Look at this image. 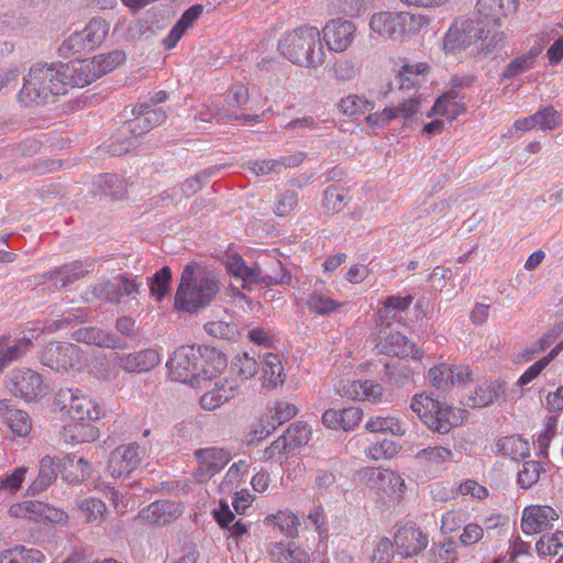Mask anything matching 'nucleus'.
Returning <instances> with one entry per match:
<instances>
[{"instance_id": "f257e3e1", "label": "nucleus", "mask_w": 563, "mask_h": 563, "mask_svg": "<svg viewBox=\"0 0 563 563\" xmlns=\"http://www.w3.org/2000/svg\"><path fill=\"white\" fill-rule=\"evenodd\" d=\"M219 290V280L214 273L191 262L183 269L175 295V307L178 310L196 312L210 305Z\"/></svg>"}, {"instance_id": "f03ea898", "label": "nucleus", "mask_w": 563, "mask_h": 563, "mask_svg": "<svg viewBox=\"0 0 563 563\" xmlns=\"http://www.w3.org/2000/svg\"><path fill=\"white\" fill-rule=\"evenodd\" d=\"M55 406L64 416L77 422L96 421L101 417L100 407L78 389H59L55 396ZM65 431L66 437L78 443L95 440L99 432L96 427L89 423L68 426Z\"/></svg>"}, {"instance_id": "7ed1b4c3", "label": "nucleus", "mask_w": 563, "mask_h": 563, "mask_svg": "<svg viewBox=\"0 0 563 563\" xmlns=\"http://www.w3.org/2000/svg\"><path fill=\"white\" fill-rule=\"evenodd\" d=\"M65 93V81L59 76L58 65L36 64L24 77L18 99L25 107L44 106Z\"/></svg>"}, {"instance_id": "20e7f679", "label": "nucleus", "mask_w": 563, "mask_h": 563, "mask_svg": "<svg viewBox=\"0 0 563 563\" xmlns=\"http://www.w3.org/2000/svg\"><path fill=\"white\" fill-rule=\"evenodd\" d=\"M278 51L292 64L307 68L322 66L325 58L320 32L312 26L285 33L278 42Z\"/></svg>"}, {"instance_id": "39448f33", "label": "nucleus", "mask_w": 563, "mask_h": 563, "mask_svg": "<svg viewBox=\"0 0 563 563\" xmlns=\"http://www.w3.org/2000/svg\"><path fill=\"white\" fill-rule=\"evenodd\" d=\"M478 41L482 42L481 49L489 53L501 44L503 33L494 32L492 34V30H486L482 20H456L444 35L443 49L446 53H456Z\"/></svg>"}, {"instance_id": "423d86ee", "label": "nucleus", "mask_w": 563, "mask_h": 563, "mask_svg": "<svg viewBox=\"0 0 563 563\" xmlns=\"http://www.w3.org/2000/svg\"><path fill=\"white\" fill-rule=\"evenodd\" d=\"M428 23L429 19L419 13L378 12L372 15L369 26L382 36L398 40L420 32Z\"/></svg>"}, {"instance_id": "0eeeda50", "label": "nucleus", "mask_w": 563, "mask_h": 563, "mask_svg": "<svg viewBox=\"0 0 563 563\" xmlns=\"http://www.w3.org/2000/svg\"><path fill=\"white\" fill-rule=\"evenodd\" d=\"M169 376L189 385H198L200 380H207L212 374L209 368L202 365L200 349L194 346H180L173 357L166 363Z\"/></svg>"}, {"instance_id": "6e6552de", "label": "nucleus", "mask_w": 563, "mask_h": 563, "mask_svg": "<svg viewBox=\"0 0 563 563\" xmlns=\"http://www.w3.org/2000/svg\"><path fill=\"white\" fill-rule=\"evenodd\" d=\"M80 358L79 346L67 342H49L41 353L42 364L57 373L68 372Z\"/></svg>"}, {"instance_id": "1a4fd4ad", "label": "nucleus", "mask_w": 563, "mask_h": 563, "mask_svg": "<svg viewBox=\"0 0 563 563\" xmlns=\"http://www.w3.org/2000/svg\"><path fill=\"white\" fill-rule=\"evenodd\" d=\"M8 388L14 397L26 402L34 401L46 394V386L42 376L30 368L13 371L9 378Z\"/></svg>"}, {"instance_id": "9d476101", "label": "nucleus", "mask_w": 563, "mask_h": 563, "mask_svg": "<svg viewBox=\"0 0 563 563\" xmlns=\"http://www.w3.org/2000/svg\"><path fill=\"white\" fill-rule=\"evenodd\" d=\"M145 454V450L137 443L118 446L110 455L108 468L112 477L129 475L137 468Z\"/></svg>"}, {"instance_id": "9b49d317", "label": "nucleus", "mask_w": 563, "mask_h": 563, "mask_svg": "<svg viewBox=\"0 0 563 563\" xmlns=\"http://www.w3.org/2000/svg\"><path fill=\"white\" fill-rule=\"evenodd\" d=\"M57 65L59 76L65 81L66 92L69 87H85L100 78L91 58L74 60L68 64L59 63Z\"/></svg>"}, {"instance_id": "f8f14e48", "label": "nucleus", "mask_w": 563, "mask_h": 563, "mask_svg": "<svg viewBox=\"0 0 563 563\" xmlns=\"http://www.w3.org/2000/svg\"><path fill=\"white\" fill-rule=\"evenodd\" d=\"M558 519V512L550 506H529L523 510L521 529L526 534L540 533Z\"/></svg>"}, {"instance_id": "ddd939ff", "label": "nucleus", "mask_w": 563, "mask_h": 563, "mask_svg": "<svg viewBox=\"0 0 563 563\" xmlns=\"http://www.w3.org/2000/svg\"><path fill=\"white\" fill-rule=\"evenodd\" d=\"M183 514L180 504L173 500H156L139 512V519L148 525L164 526Z\"/></svg>"}, {"instance_id": "4468645a", "label": "nucleus", "mask_w": 563, "mask_h": 563, "mask_svg": "<svg viewBox=\"0 0 563 563\" xmlns=\"http://www.w3.org/2000/svg\"><path fill=\"white\" fill-rule=\"evenodd\" d=\"M355 26L350 21L331 20L323 27V40L329 49L343 52L354 40Z\"/></svg>"}, {"instance_id": "2eb2a0df", "label": "nucleus", "mask_w": 563, "mask_h": 563, "mask_svg": "<svg viewBox=\"0 0 563 563\" xmlns=\"http://www.w3.org/2000/svg\"><path fill=\"white\" fill-rule=\"evenodd\" d=\"M514 0H477L476 13L478 18L476 20L484 21V25L494 32H499L501 18L507 15V12L515 8Z\"/></svg>"}, {"instance_id": "dca6fc26", "label": "nucleus", "mask_w": 563, "mask_h": 563, "mask_svg": "<svg viewBox=\"0 0 563 563\" xmlns=\"http://www.w3.org/2000/svg\"><path fill=\"white\" fill-rule=\"evenodd\" d=\"M159 354L153 349H146L131 354L115 355V364L130 373L148 372L159 364Z\"/></svg>"}, {"instance_id": "f3484780", "label": "nucleus", "mask_w": 563, "mask_h": 563, "mask_svg": "<svg viewBox=\"0 0 563 563\" xmlns=\"http://www.w3.org/2000/svg\"><path fill=\"white\" fill-rule=\"evenodd\" d=\"M376 347L379 353L401 358L419 360L422 355L420 350L399 332L387 335Z\"/></svg>"}, {"instance_id": "a211bd4d", "label": "nucleus", "mask_w": 563, "mask_h": 563, "mask_svg": "<svg viewBox=\"0 0 563 563\" xmlns=\"http://www.w3.org/2000/svg\"><path fill=\"white\" fill-rule=\"evenodd\" d=\"M395 545L405 558L419 554L428 545V538L413 527H404L395 534Z\"/></svg>"}, {"instance_id": "6ab92c4d", "label": "nucleus", "mask_w": 563, "mask_h": 563, "mask_svg": "<svg viewBox=\"0 0 563 563\" xmlns=\"http://www.w3.org/2000/svg\"><path fill=\"white\" fill-rule=\"evenodd\" d=\"M92 269V263H82L79 261H75L44 274L42 278L47 280H59L60 285H57L56 283L55 287L64 288L74 283L75 280L85 277Z\"/></svg>"}, {"instance_id": "aec40b11", "label": "nucleus", "mask_w": 563, "mask_h": 563, "mask_svg": "<svg viewBox=\"0 0 563 563\" xmlns=\"http://www.w3.org/2000/svg\"><path fill=\"white\" fill-rule=\"evenodd\" d=\"M461 417L457 416L451 406L439 400L438 408L430 413H426V424L433 432L441 434L448 433L452 428L459 426Z\"/></svg>"}, {"instance_id": "412c9836", "label": "nucleus", "mask_w": 563, "mask_h": 563, "mask_svg": "<svg viewBox=\"0 0 563 563\" xmlns=\"http://www.w3.org/2000/svg\"><path fill=\"white\" fill-rule=\"evenodd\" d=\"M57 467L63 479L70 484L85 481L91 473V464L86 459L70 454L64 456Z\"/></svg>"}, {"instance_id": "4be33fe9", "label": "nucleus", "mask_w": 563, "mask_h": 563, "mask_svg": "<svg viewBox=\"0 0 563 563\" xmlns=\"http://www.w3.org/2000/svg\"><path fill=\"white\" fill-rule=\"evenodd\" d=\"M202 475L211 478L220 472L230 461L229 454L223 449L209 448L196 451Z\"/></svg>"}, {"instance_id": "5701e85b", "label": "nucleus", "mask_w": 563, "mask_h": 563, "mask_svg": "<svg viewBox=\"0 0 563 563\" xmlns=\"http://www.w3.org/2000/svg\"><path fill=\"white\" fill-rule=\"evenodd\" d=\"M501 396L505 398V383L486 382L470 396L468 405L472 407H486L498 400Z\"/></svg>"}, {"instance_id": "b1692460", "label": "nucleus", "mask_w": 563, "mask_h": 563, "mask_svg": "<svg viewBox=\"0 0 563 563\" xmlns=\"http://www.w3.org/2000/svg\"><path fill=\"white\" fill-rule=\"evenodd\" d=\"M82 298L87 302L104 300L111 303H119L115 279H103L90 285L82 294Z\"/></svg>"}, {"instance_id": "393cba45", "label": "nucleus", "mask_w": 563, "mask_h": 563, "mask_svg": "<svg viewBox=\"0 0 563 563\" xmlns=\"http://www.w3.org/2000/svg\"><path fill=\"white\" fill-rule=\"evenodd\" d=\"M7 336L0 339V373L13 361L19 360L29 351L33 342L29 338L19 339L10 345Z\"/></svg>"}, {"instance_id": "a878e982", "label": "nucleus", "mask_w": 563, "mask_h": 563, "mask_svg": "<svg viewBox=\"0 0 563 563\" xmlns=\"http://www.w3.org/2000/svg\"><path fill=\"white\" fill-rule=\"evenodd\" d=\"M351 200L349 189L340 185H331L323 191L322 208L325 213L341 212Z\"/></svg>"}, {"instance_id": "bb28decb", "label": "nucleus", "mask_w": 563, "mask_h": 563, "mask_svg": "<svg viewBox=\"0 0 563 563\" xmlns=\"http://www.w3.org/2000/svg\"><path fill=\"white\" fill-rule=\"evenodd\" d=\"M271 554L275 559L276 563H310L308 552L291 543H274Z\"/></svg>"}, {"instance_id": "cd10ccee", "label": "nucleus", "mask_w": 563, "mask_h": 563, "mask_svg": "<svg viewBox=\"0 0 563 563\" xmlns=\"http://www.w3.org/2000/svg\"><path fill=\"white\" fill-rule=\"evenodd\" d=\"M368 483L384 492L388 489L393 492L401 490V487L405 486L404 479L397 473L383 468H371L368 471Z\"/></svg>"}, {"instance_id": "c85d7f7f", "label": "nucleus", "mask_w": 563, "mask_h": 563, "mask_svg": "<svg viewBox=\"0 0 563 563\" xmlns=\"http://www.w3.org/2000/svg\"><path fill=\"white\" fill-rule=\"evenodd\" d=\"M300 162L297 157H284L280 159L251 161L247 163L249 169L256 176H263L271 173L279 174L283 168L292 167Z\"/></svg>"}, {"instance_id": "c756f323", "label": "nucleus", "mask_w": 563, "mask_h": 563, "mask_svg": "<svg viewBox=\"0 0 563 563\" xmlns=\"http://www.w3.org/2000/svg\"><path fill=\"white\" fill-rule=\"evenodd\" d=\"M58 471L51 456H44L40 463L37 477L29 487L31 494H38L51 485L57 477Z\"/></svg>"}, {"instance_id": "7c9ffc66", "label": "nucleus", "mask_w": 563, "mask_h": 563, "mask_svg": "<svg viewBox=\"0 0 563 563\" xmlns=\"http://www.w3.org/2000/svg\"><path fill=\"white\" fill-rule=\"evenodd\" d=\"M283 435L288 443V449H292L294 451L296 448L306 445L309 442L311 428L305 422L297 421L291 423L283 433Z\"/></svg>"}, {"instance_id": "2f4dec72", "label": "nucleus", "mask_w": 563, "mask_h": 563, "mask_svg": "<svg viewBox=\"0 0 563 563\" xmlns=\"http://www.w3.org/2000/svg\"><path fill=\"white\" fill-rule=\"evenodd\" d=\"M109 32V26L104 20H91L88 25L81 31L88 48L91 51L102 44L107 34Z\"/></svg>"}, {"instance_id": "473e14b6", "label": "nucleus", "mask_w": 563, "mask_h": 563, "mask_svg": "<svg viewBox=\"0 0 563 563\" xmlns=\"http://www.w3.org/2000/svg\"><path fill=\"white\" fill-rule=\"evenodd\" d=\"M43 503L37 500H24L10 507L9 514L15 518H25L34 522H41Z\"/></svg>"}, {"instance_id": "72a5a7b5", "label": "nucleus", "mask_w": 563, "mask_h": 563, "mask_svg": "<svg viewBox=\"0 0 563 563\" xmlns=\"http://www.w3.org/2000/svg\"><path fill=\"white\" fill-rule=\"evenodd\" d=\"M283 365L277 354L268 353L264 356L263 373L268 387H276L283 383Z\"/></svg>"}, {"instance_id": "f704fd0d", "label": "nucleus", "mask_w": 563, "mask_h": 563, "mask_svg": "<svg viewBox=\"0 0 563 563\" xmlns=\"http://www.w3.org/2000/svg\"><path fill=\"white\" fill-rule=\"evenodd\" d=\"M369 432H390L394 435H402L405 430L398 419L394 417H374L365 426Z\"/></svg>"}, {"instance_id": "c9c22d12", "label": "nucleus", "mask_w": 563, "mask_h": 563, "mask_svg": "<svg viewBox=\"0 0 563 563\" xmlns=\"http://www.w3.org/2000/svg\"><path fill=\"white\" fill-rule=\"evenodd\" d=\"M96 65L99 77L110 73L125 60V53L120 49L108 54H100L91 58Z\"/></svg>"}, {"instance_id": "e433bc0d", "label": "nucleus", "mask_w": 563, "mask_h": 563, "mask_svg": "<svg viewBox=\"0 0 563 563\" xmlns=\"http://www.w3.org/2000/svg\"><path fill=\"white\" fill-rule=\"evenodd\" d=\"M283 279H276V277L266 276L265 273L257 266L249 267L246 265L244 274L241 278V287L246 290H252L253 285L266 286L269 283H283Z\"/></svg>"}, {"instance_id": "4c0bfd02", "label": "nucleus", "mask_w": 563, "mask_h": 563, "mask_svg": "<svg viewBox=\"0 0 563 563\" xmlns=\"http://www.w3.org/2000/svg\"><path fill=\"white\" fill-rule=\"evenodd\" d=\"M98 187L104 196L115 200L122 199L126 189L124 181L112 174L100 176Z\"/></svg>"}, {"instance_id": "58836bf2", "label": "nucleus", "mask_w": 563, "mask_h": 563, "mask_svg": "<svg viewBox=\"0 0 563 563\" xmlns=\"http://www.w3.org/2000/svg\"><path fill=\"white\" fill-rule=\"evenodd\" d=\"M172 282V271L168 266H164L148 278L150 290L157 300H162L169 290Z\"/></svg>"}, {"instance_id": "ea45409f", "label": "nucleus", "mask_w": 563, "mask_h": 563, "mask_svg": "<svg viewBox=\"0 0 563 563\" xmlns=\"http://www.w3.org/2000/svg\"><path fill=\"white\" fill-rule=\"evenodd\" d=\"M459 97V92L454 89L446 91L437 99L431 111L428 113V117H431L432 112L441 115L449 114L450 112H459V108L463 109V104L457 102Z\"/></svg>"}, {"instance_id": "a19ab883", "label": "nucleus", "mask_w": 563, "mask_h": 563, "mask_svg": "<svg viewBox=\"0 0 563 563\" xmlns=\"http://www.w3.org/2000/svg\"><path fill=\"white\" fill-rule=\"evenodd\" d=\"M341 111L346 115L365 114L374 109V104L357 95H350L340 101Z\"/></svg>"}, {"instance_id": "79ce46f5", "label": "nucleus", "mask_w": 563, "mask_h": 563, "mask_svg": "<svg viewBox=\"0 0 563 563\" xmlns=\"http://www.w3.org/2000/svg\"><path fill=\"white\" fill-rule=\"evenodd\" d=\"M453 456L451 450L444 446H428L417 453V459L426 465H440Z\"/></svg>"}, {"instance_id": "37998d69", "label": "nucleus", "mask_w": 563, "mask_h": 563, "mask_svg": "<svg viewBox=\"0 0 563 563\" xmlns=\"http://www.w3.org/2000/svg\"><path fill=\"white\" fill-rule=\"evenodd\" d=\"M545 470L540 462L527 461L523 463V468L519 471L517 482L522 488H530L539 479Z\"/></svg>"}, {"instance_id": "c03bdc74", "label": "nucleus", "mask_w": 563, "mask_h": 563, "mask_svg": "<svg viewBox=\"0 0 563 563\" xmlns=\"http://www.w3.org/2000/svg\"><path fill=\"white\" fill-rule=\"evenodd\" d=\"M563 349V342L559 343L554 346L551 352L531 365L518 379V385L523 386L533 380L543 368L559 354V352Z\"/></svg>"}, {"instance_id": "a18cd8bd", "label": "nucleus", "mask_w": 563, "mask_h": 563, "mask_svg": "<svg viewBox=\"0 0 563 563\" xmlns=\"http://www.w3.org/2000/svg\"><path fill=\"white\" fill-rule=\"evenodd\" d=\"M561 548H563V531L560 530L552 534H542L536 543V550L540 555H556Z\"/></svg>"}, {"instance_id": "49530a36", "label": "nucleus", "mask_w": 563, "mask_h": 563, "mask_svg": "<svg viewBox=\"0 0 563 563\" xmlns=\"http://www.w3.org/2000/svg\"><path fill=\"white\" fill-rule=\"evenodd\" d=\"M563 331V325L558 323L554 324L548 332H545L541 339H539L536 343L532 344L530 349H528L525 352V358L527 361H530L533 358V356L538 353L543 352L547 350L550 345H552L558 336Z\"/></svg>"}, {"instance_id": "de8ad7c7", "label": "nucleus", "mask_w": 563, "mask_h": 563, "mask_svg": "<svg viewBox=\"0 0 563 563\" xmlns=\"http://www.w3.org/2000/svg\"><path fill=\"white\" fill-rule=\"evenodd\" d=\"M500 451L512 460L525 459L529 455V443L520 437L505 438L500 444Z\"/></svg>"}, {"instance_id": "09e8293b", "label": "nucleus", "mask_w": 563, "mask_h": 563, "mask_svg": "<svg viewBox=\"0 0 563 563\" xmlns=\"http://www.w3.org/2000/svg\"><path fill=\"white\" fill-rule=\"evenodd\" d=\"M205 330L212 336L220 338L227 341H233L236 339L238 325L233 322L227 321H211L205 324Z\"/></svg>"}, {"instance_id": "8fccbe9b", "label": "nucleus", "mask_w": 563, "mask_h": 563, "mask_svg": "<svg viewBox=\"0 0 563 563\" xmlns=\"http://www.w3.org/2000/svg\"><path fill=\"white\" fill-rule=\"evenodd\" d=\"M86 51L91 49L88 48V45L81 31L75 32L70 36H68L58 48L59 55L64 58H67L70 55L81 54Z\"/></svg>"}, {"instance_id": "3c124183", "label": "nucleus", "mask_w": 563, "mask_h": 563, "mask_svg": "<svg viewBox=\"0 0 563 563\" xmlns=\"http://www.w3.org/2000/svg\"><path fill=\"white\" fill-rule=\"evenodd\" d=\"M231 368L242 380H246L258 372V364L247 353H244L242 356L234 358Z\"/></svg>"}, {"instance_id": "603ef678", "label": "nucleus", "mask_w": 563, "mask_h": 563, "mask_svg": "<svg viewBox=\"0 0 563 563\" xmlns=\"http://www.w3.org/2000/svg\"><path fill=\"white\" fill-rule=\"evenodd\" d=\"M432 386L439 390H448L452 386L451 365L440 364L429 369Z\"/></svg>"}, {"instance_id": "864d4df0", "label": "nucleus", "mask_w": 563, "mask_h": 563, "mask_svg": "<svg viewBox=\"0 0 563 563\" xmlns=\"http://www.w3.org/2000/svg\"><path fill=\"white\" fill-rule=\"evenodd\" d=\"M135 112L143 115L152 129L163 124L167 118L166 112L162 108L154 109L150 103L134 106L131 109V113L135 114Z\"/></svg>"}, {"instance_id": "5fc2aeb1", "label": "nucleus", "mask_w": 563, "mask_h": 563, "mask_svg": "<svg viewBox=\"0 0 563 563\" xmlns=\"http://www.w3.org/2000/svg\"><path fill=\"white\" fill-rule=\"evenodd\" d=\"M114 279L118 287L119 302H121L123 297L135 298L136 295H140L142 284L133 278H130L128 274L118 275L114 277Z\"/></svg>"}, {"instance_id": "6e6d98bb", "label": "nucleus", "mask_w": 563, "mask_h": 563, "mask_svg": "<svg viewBox=\"0 0 563 563\" xmlns=\"http://www.w3.org/2000/svg\"><path fill=\"white\" fill-rule=\"evenodd\" d=\"M439 399L432 396L420 394L416 395L410 404L413 412L426 423V413H430L434 408H438Z\"/></svg>"}, {"instance_id": "4d7b16f0", "label": "nucleus", "mask_w": 563, "mask_h": 563, "mask_svg": "<svg viewBox=\"0 0 563 563\" xmlns=\"http://www.w3.org/2000/svg\"><path fill=\"white\" fill-rule=\"evenodd\" d=\"M79 509L84 512L86 521L92 522L102 519L106 511V505L100 499L87 498L78 504Z\"/></svg>"}, {"instance_id": "13d9d810", "label": "nucleus", "mask_w": 563, "mask_h": 563, "mask_svg": "<svg viewBox=\"0 0 563 563\" xmlns=\"http://www.w3.org/2000/svg\"><path fill=\"white\" fill-rule=\"evenodd\" d=\"M273 411L274 412H271V415L267 417L273 421L274 426L278 427L295 417L297 413V408L292 404L279 400L274 404Z\"/></svg>"}, {"instance_id": "bf43d9fd", "label": "nucleus", "mask_w": 563, "mask_h": 563, "mask_svg": "<svg viewBox=\"0 0 563 563\" xmlns=\"http://www.w3.org/2000/svg\"><path fill=\"white\" fill-rule=\"evenodd\" d=\"M96 341L92 342V345L103 347V349H125L126 343L125 340L118 336L112 332H107L100 328L96 327Z\"/></svg>"}, {"instance_id": "052dcab7", "label": "nucleus", "mask_w": 563, "mask_h": 563, "mask_svg": "<svg viewBox=\"0 0 563 563\" xmlns=\"http://www.w3.org/2000/svg\"><path fill=\"white\" fill-rule=\"evenodd\" d=\"M7 422L10 429L20 437L26 435L31 430L29 415L23 410L11 411V415L7 416Z\"/></svg>"}, {"instance_id": "680f3d73", "label": "nucleus", "mask_w": 563, "mask_h": 563, "mask_svg": "<svg viewBox=\"0 0 563 563\" xmlns=\"http://www.w3.org/2000/svg\"><path fill=\"white\" fill-rule=\"evenodd\" d=\"M537 124L541 130H554L561 125L560 113L551 106L534 113Z\"/></svg>"}, {"instance_id": "e2e57ef3", "label": "nucleus", "mask_w": 563, "mask_h": 563, "mask_svg": "<svg viewBox=\"0 0 563 563\" xmlns=\"http://www.w3.org/2000/svg\"><path fill=\"white\" fill-rule=\"evenodd\" d=\"M533 63L531 62L530 56H526L525 54L514 58L504 69L501 74V78L511 79L520 74L526 73L530 68H532Z\"/></svg>"}, {"instance_id": "0e129e2a", "label": "nucleus", "mask_w": 563, "mask_h": 563, "mask_svg": "<svg viewBox=\"0 0 563 563\" xmlns=\"http://www.w3.org/2000/svg\"><path fill=\"white\" fill-rule=\"evenodd\" d=\"M307 305L312 311L320 314L332 312L338 307L331 298L317 292L310 295Z\"/></svg>"}, {"instance_id": "69168bd1", "label": "nucleus", "mask_w": 563, "mask_h": 563, "mask_svg": "<svg viewBox=\"0 0 563 563\" xmlns=\"http://www.w3.org/2000/svg\"><path fill=\"white\" fill-rule=\"evenodd\" d=\"M394 558V544L388 538H383L376 545L371 563H390Z\"/></svg>"}, {"instance_id": "338daca9", "label": "nucleus", "mask_w": 563, "mask_h": 563, "mask_svg": "<svg viewBox=\"0 0 563 563\" xmlns=\"http://www.w3.org/2000/svg\"><path fill=\"white\" fill-rule=\"evenodd\" d=\"M413 297L408 295L405 297L400 296H389L385 299L383 303V309L379 311L380 313H384L385 317H389V313L395 311H405L409 308V306L412 303Z\"/></svg>"}, {"instance_id": "774afa93", "label": "nucleus", "mask_w": 563, "mask_h": 563, "mask_svg": "<svg viewBox=\"0 0 563 563\" xmlns=\"http://www.w3.org/2000/svg\"><path fill=\"white\" fill-rule=\"evenodd\" d=\"M357 66L353 60L341 58L333 65V71L338 80L346 81L356 76Z\"/></svg>"}]
</instances>
